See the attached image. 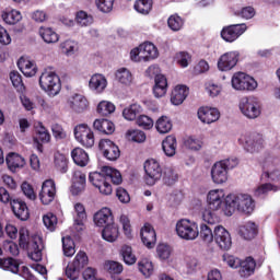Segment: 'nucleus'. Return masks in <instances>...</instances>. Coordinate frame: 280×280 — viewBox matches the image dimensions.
I'll list each match as a JSON object with an SVG mask.
<instances>
[{
	"instance_id": "f257e3e1",
	"label": "nucleus",
	"mask_w": 280,
	"mask_h": 280,
	"mask_svg": "<svg viewBox=\"0 0 280 280\" xmlns=\"http://www.w3.org/2000/svg\"><path fill=\"white\" fill-rule=\"evenodd\" d=\"M90 183L98 189L103 196H110L113 194V186L108 180H112L114 185H121L122 178L119 171L110 166H102L101 172H92L89 176Z\"/></svg>"
},
{
	"instance_id": "f03ea898",
	"label": "nucleus",
	"mask_w": 280,
	"mask_h": 280,
	"mask_svg": "<svg viewBox=\"0 0 280 280\" xmlns=\"http://www.w3.org/2000/svg\"><path fill=\"white\" fill-rule=\"evenodd\" d=\"M225 205V215H233L235 213V209L241 213H245L246 215H250L253 211H255V201L253 197L249 195H228L224 199Z\"/></svg>"
},
{
	"instance_id": "7ed1b4c3",
	"label": "nucleus",
	"mask_w": 280,
	"mask_h": 280,
	"mask_svg": "<svg viewBox=\"0 0 280 280\" xmlns=\"http://www.w3.org/2000/svg\"><path fill=\"white\" fill-rule=\"evenodd\" d=\"M19 244L21 248H27L28 257L33 261H42L43 259V249L45 248V244L43 243V238L38 235H35L30 241V231L27 229L22 228L19 231Z\"/></svg>"
},
{
	"instance_id": "20e7f679",
	"label": "nucleus",
	"mask_w": 280,
	"mask_h": 280,
	"mask_svg": "<svg viewBox=\"0 0 280 280\" xmlns=\"http://www.w3.org/2000/svg\"><path fill=\"white\" fill-rule=\"evenodd\" d=\"M39 86L45 93H48L50 97H56L62 90V83L60 77L51 70H45L39 77Z\"/></svg>"
},
{
	"instance_id": "39448f33",
	"label": "nucleus",
	"mask_w": 280,
	"mask_h": 280,
	"mask_svg": "<svg viewBox=\"0 0 280 280\" xmlns=\"http://www.w3.org/2000/svg\"><path fill=\"white\" fill-rule=\"evenodd\" d=\"M237 167V159H226L214 163L211 168L213 183L222 185L229 180V170Z\"/></svg>"
},
{
	"instance_id": "423d86ee",
	"label": "nucleus",
	"mask_w": 280,
	"mask_h": 280,
	"mask_svg": "<svg viewBox=\"0 0 280 280\" xmlns=\"http://www.w3.org/2000/svg\"><path fill=\"white\" fill-rule=\"evenodd\" d=\"M176 233L182 240L192 242L194 240H197L199 235L198 223L188 219H180L176 223Z\"/></svg>"
},
{
	"instance_id": "0eeeda50",
	"label": "nucleus",
	"mask_w": 280,
	"mask_h": 280,
	"mask_svg": "<svg viewBox=\"0 0 280 280\" xmlns=\"http://www.w3.org/2000/svg\"><path fill=\"white\" fill-rule=\"evenodd\" d=\"M85 266H89V256L84 252H79L73 261L66 267V277L70 280H77L80 277V270Z\"/></svg>"
},
{
	"instance_id": "6e6552de",
	"label": "nucleus",
	"mask_w": 280,
	"mask_h": 280,
	"mask_svg": "<svg viewBox=\"0 0 280 280\" xmlns=\"http://www.w3.org/2000/svg\"><path fill=\"white\" fill-rule=\"evenodd\" d=\"M240 110L247 119H257L261 115L259 101L255 96L241 98Z\"/></svg>"
},
{
	"instance_id": "1a4fd4ad",
	"label": "nucleus",
	"mask_w": 280,
	"mask_h": 280,
	"mask_svg": "<svg viewBox=\"0 0 280 280\" xmlns=\"http://www.w3.org/2000/svg\"><path fill=\"white\" fill-rule=\"evenodd\" d=\"M145 183L147 185H156L163 177V168L159 161L154 159L147 160L144 162Z\"/></svg>"
},
{
	"instance_id": "9d476101",
	"label": "nucleus",
	"mask_w": 280,
	"mask_h": 280,
	"mask_svg": "<svg viewBox=\"0 0 280 280\" xmlns=\"http://www.w3.org/2000/svg\"><path fill=\"white\" fill-rule=\"evenodd\" d=\"M232 86L235 91H255L257 81L244 72H236L232 77Z\"/></svg>"
},
{
	"instance_id": "9b49d317",
	"label": "nucleus",
	"mask_w": 280,
	"mask_h": 280,
	"mask_svg": "<svg viewBox=\"0 0 280 280\" xmlns=\"http://www.w3.org/2000/svg\"><path fill=\"white\" fill-rule=\"evenodd\" d=\"M100 150L103 152V155L107 161H117L119 156H121V151H119V147L115 144L112 140L102 139L98 143Z\"/></svg>"
},
{
	"instance_id": "f8f14e48",
	"label": "nucleus",
	"mask_w": 280,
	"mask_h": 280,
	"mask_svg": "<svg viewBox=\"0 0 280 280\" xmlns=\"http://www.w3.org/2000/svg\"><path fill=\"white\" fill-rule=\"evenodd\" d=\"M214 242L221 250H230L231 246H233L231 233H229L222 225H217L214 228Z\"/></svg>"
},
{
	"instance_id": "ddd939ff",
	"label": "nucleus",
	"mask_w": 280,
	"mask_h": 280,
	"mask_svg": "<svg viewBox=\"0 0 280 280\" xmlns=\"http://www.w3.org/2000/svg\"><path fill=\"white\" fill-rule=\"evenodd\" d=\"M247 26L246 24H233L230 26L224 27L221 31V37L226 43H234V40H237L238 36H242L244 32H246Z\"/></svg>"
},
{
	"instance_id": "4468645a",
	"label": "nucleus",
	"mask_w": 280,
	"mask_h": 280,
	"mask_svg": "<svg viewBox=\"0 0 280 280\" xmlns=\"http://www.w3.org/2000/svg\"><path fill=\"white\" fill-rule=\"evenodd\" d=\"M240 61V52L230 51L223 54L218 60V69L220 71H231L234 67H236Z\"/></svg>"
},
{
	"instance_id": "2eb2a0df",
	"label": "nucleus",
	"mask_w": 280,
	"mask_h": 280,
	"mask_svg": "<svg viewBox=\"0 0 280 280\" xmlns=\"http://www.w3.org/2000/svg\"><path fill=\"white\" fill-rule=\"evenodd\" d=\"M56 198V183L52 179H46L42 185L39 192L40 202L51 205Z\"/></svg>"
},
{
	"instance_id": "dca6fc26",
	"label": "nucleus",
	"mask_w": 280,
	"mask_h": 280,
	"mask_svg": "<svg viewBox=\"0 0 280 280\" xmlns=\"http://www.w3.org/2000/svg\"><path fill=\"white\" fill-rule=\"evenodd\" d=\"M264 149V138L259 133H254L249 136H245L244 138V150L246 152H250V154H255V152H259V150Z\"/></svg>"
},
{
	"instance_id": "f3484780",
	"label": "nucleus",
	"mask_w": 280,
	"mask_h": 280,
	"mask_svg": "<svg viewBox=\"0 0 280 280\" xmlns=\"http://www.w3.org/2000/svg\"><path fill=\"white\" fill-rule=\"evenodd\" d=\"M11 209L15 217L22 222L25 220H30V209L27 208V203L21 199L11 200Z\"/></svg>"
},
{
	"instance_id": "a211bd4d",
	"label": "nucleus",
	"mask_w": 280,
	"mask_h": 280,
	"mask_svg": "<svg viewBox=\"0 0 280 280\" xmlns=\"http://www.w3.org/2000/svg\"><path fill=\"white\" fill-rule=\"evenodd\" d=\"M141 241L147 246V248H154L156 244V232L154 228L150 225V223H145L144 226L141 229L140 232Z\"/></svg>"
},
{
	"instance_id": "6ab92c4d",
	"label": "nucleus",
	"mask_w": 280,
	"mask_h": 280,
	"mask_svg": "<svg viewBox=\"0 0 280 280\" xmlns=\"http://www.w3.org/2000/svg\"><path fill=\"white\" fill-rule=\"evenodd\" d=\"M198 118L202 124H213L220 119V110H218V108L200 107Z\"/></svg>"
},
{
	"instance_id": "aec40b11",
	"label": "nucleus",
	"mask_w": 280,
	"mask_h": 280,
	"mask_svg": "<svg viewBox=\"0 0 280 280\" xmlns=\"http://www.w3.org/2000/svg\"><path fill=\"white\" fill-rule=\"evenodd\" d=\"M208 207L211 211H218L220 207H222V201L224 200V190L222 189H214L210 190L208 196Z\"/></svg>"
},
{
	"instance_id": "412c9836",
	"label": "nucleus",
	"mask_w": 280,
	"mask_h": 280,
	"mask_svg": "<svg viewBox=\"0 0 280 280\" xmlns=\"http://www.w3.org/2000/svg\"><path fill=\"white\" fill-rule=\"evenodd\" d=\"M68 105L74 113H84L89 108V101L81 94H74L68 100Z\"/></svg>"
},
{
	"instance_id": "4be33fe9",
	"label": "nucleus",
	"mask_w": 280,
	"mask_h": 280,
	"mask_svg": "<svg viewBox=\"0 0 280 280\" xmlns=\"http://www.w3.org/2000/svg\"><path fill=\"white\" fill-rule=\"evenodd\" d=\"M73 185L71 187V191L73 196H79L82 194L86 187V175L82 173V171H75L73 173Z\"/></svg>"
},
{
	"instance_id": "5701e85b",
	"label": "nucleus",
	"mask_w": 280,
	"mask_h": 280,
	"mask_svg": "<svg viewBox=\"0 0 280 280\" xmlns=\"http://www.w3.org/2000/svg\"><path fill=\"white\" fill-rule=\"evenodd\" d=\"M94 223L96 226L106 228L109 224L114 223L113 212L108 208H103L94 214Z\"/></svg>"
},
{
	"instance_id": "b1692460",
	"label": "nucleus",
	"mask_w": 280,
	"mask_h": 280,
	"mask_svg": "<svg viewBox=\"0 0 280 280\" xmlns=\"http://www.w3.org/2000/svg\"><path fill=\"white\" fill-rule=\"evenodd\" d=\"M139 49H140V58H142L144 62L159 58V49H156V46H154V44L152 43L141 44L139 46Z\"/></svg>"
},
{
	"instance_id": "393cba45",
	"label": "nucleus",
	"mask_w": 280,
	"mask_h": 280,
	"mask_svg": "<svg viewBox=\"0 0 280 280\" xmlns=\"http://www.w3.org/2000/svg\"><path fill=\"white\" fill-rule=\"evenodd\" d=\"M153 95L154 97H165L167 93V78L163 74H156L154 79Z\"/></svg>"
},
{
	"instance_id": "a878e982",
	"label": "nucleus",
	"mask_w": 280,
	"mask_h": 280,
	"mask_svg": "<svg viewBox=\"0 0 280 280\" xmlns=\"http://www.w3.org/2000/svg\"><path fill=\"white\" fill-rule=\"evenodd\" d=\"M187 95H189V89L185 85H178L172 92L171 102L174 106H180L187 100Z\"/></svg>"
},
{
	"instance_id": "bb28decb",
	"label": "nucleus",
	"mask_w": 280,
	"mask_h": 280,
	"mask_svg": "<svg viewBox=\"0 0 280 280\" xmlns=\"http://www.w3.org/2000/svg\"><path fill=\"white\" fill-rule=\"evenodd\" d=\"M89 86L95 93H103L106 86H108V81L104 74H94L90 79Z\"/></svg>"
},
{
	"instance_id": "cd10ccee",
	"label": "nucleus",
	"mask_w": 280,
	"mask_h": 280,
	"mask_svg": "<svg viewBox=\"0 0 280 280\" xmlns=\"http://www.w3.org/2000/svg\"><path fill=\"white\" fill-rule=\"evenodd\" d=\"M18 67L26 78H34V75H36V71H38L34 61L23 58L19 59Z\"/></svg>"
},
{
	"instance_id": "c85d7f7f",
	"label": "nucleus",
	"mask_w": 280,
	"mask_h": 280,
	"mask_svg": "<svg viewBox=\"0 0 280 280\" xmlns=\"http://www.w3.org/2000/svg\"><path fill=\"white\" fill-rule=\"evenodd\" d=\"M94 130L101 135H113L115 132V124L108 119H96L93 124Z\"/></svg>"
},
{
	"instance_id": "c756f323",
	"label": "nucleus",
	"mask_w": 280,
	"mask_h": 280,
	"mask_svg": "<svg viewBox=\"0 0 280 280\" xmlns=\"http://www.w3.org/2000/svg\"><path fill=\"white\" fill-rule=\"evenodd\" d=\"M238 234L243 240H255V236L257 235V224L248 221L240 228Z\"/></svg>"
},
{
	"instance_id": "7c9ffc66",
	"label": "nucleus",
	"mask_w": 280,
	"mask_h": 280,
	"mask_svg": "<svg viewBox=\"0 0 280 280\" xmlns=\"http://www.w3.org/2000/svg\"><path fill=\"white\" fill-rule=\"evenodd\" d=\"M256 266L255 259H253V257H247L245 260H241L238 275L241 277H250V275L255 272Z\"/></svg>"
},
{
	"instance_id": "2f4dec72",
	"label": "nucleus",
	"mask_w": 280,
	"mask_h": 280,
	"mask_svg": "<svg viewBox=\"0 0 280 280\" xmlns=\"http://www.w3.org/2000/svg\"><path fill=\"white\" fill-rule=\"evenodd\" d=\"M7 165L11 172L25 166V158L16 153H9L5 158Z\"/></svg>"
},
{
	"instance_id": "473e14b6",
	"label": "nucleus",
	"mask_w": 280,
	"mask_h": 280,
	"mask_svg": "<svg viewBox=\"0 0 280 280\" xmlns=\"http://www.w3.org/2000/svg\"><path fill=\"white\" fill-rule=\"evenodd\" d=\"M71 156L75 165H79L80 167H86V165H89V153L82 148L73 149Z\"/></svg>"
},
{
	"instance_id": "72a5a7b5",
	"label": "nucleus",
	"mask_w": 280,
	"mask_h": 280,
	"mask_svg": "<svg viewBox=\"0 0 280 280\" xmlns=\"http://www.w3.org/2000/svg\"><path fill=\"white\" fill-rule=\"evenodd\" d=\"M39 36L43 38L44 43L51 45L54 43H58L60 40V35L54 31L51 27L42 26L39 28Z\"/></svg>"
},
{
	"instance_id": "f704fd0d",
	"label": "nucleus",
	"mask_w": 280,
	"mask_h": 280,
	"mask_svg": "<svg viewBox=\"0 0 280 280\" xmlns=\"http://www.w3.org/2000/svg\"><path fill=\"white\" fill-rule=\"evenodd\" d=\"M102 237L105 242H117V238L119 237V228L117 224L114 222L105 226L102 231Z\"/></svg>"
},
{
	"instance_id": "c9c22d12",
	"label": "nucleus",
	"mask_w": 280,
	"mask_h": 280,
	"mask_svg": "<svg viewBox=\"0 0 280 280\" xmlns=\"http://www.w3.org/2000/svg\"><path fill=\"white\" fill-rule=\"evenodd\" d=\"M39 141H42V143H49V141H51V135H49V131H47L44 126L37 129V137L34 138L35 148L38 152H43V144H40Z\"/></svg>"
},
{
	"instance_id": "e433bc0d",
	"label": "nucleus",
	"mask_w": 280,
	"mask_h": 280,
	"mask_svg": "<svg viewBox=\"0 0 280 280\" xmlns=\"http://www.w3.org/2000/svg\"><path fill=\"white\" fill-rule=\"evenodd\" d=\"M176 148H177V142H176V137L174 136H167L162 141V149L166 156H174L176 154Z\"/></svg>"
},
{
	"instance_id": "4c0bfd02",
	"label": "nucleus",
	"mask_w": 280,
	"mask_h": 280,
	"mask_svg": "<svg viewBox=\"0 0 280 280\" xmlns=\"http://www.w3.org/2000/svg\"><path fill=\"white\" fill-rule=\"evenodd\" d=\"M119 255L122 257V261L127 264V266L137 264V256H135V253H132L131 246L122 245L119 249Z\"/></svg>"
},
{
	"instance_id": "58836bf2",
	"label": "nucleus",
	"mask_w": 280,
	"mask_h": 280,
	"mask_svg": "<svg viewBox=\"0 0 280 280\" xmlns=\"http://www.w3.org/2000/svg\"><path fill=\"white\" fill-rule=\"evenodd\" d=\"M117 82L124 84V86H130L132 84V72L128 68H120L115 73Z\"/></svg>"
},
{
	"instance_id": "ea45409f",
	"label": "nucleus",
	"mask_w": 280,
	"mask_h": 280,
	"mask_svg": "<svg viewBox=\"0 0 280 280\" xmlns=\"http://www.w3.org/2000/svg\"><path fill=\"white\" fill-rule=\"evenodd\" d=\"M199 237L202 240V242H206V244H211L213 240H215V230L213 231L211 226L207 224L200 225V231H198Z\"/></svg>"
},
{
	"instance_id": "a19ab883",
	"label": "nucleus",
	"mask_w": 280,
	"mask_h": 280,
	"mask_svg": "<svg viewBox=\"0 0 280 280\" xmlns=\"http://www.w3.org/2000/svg\"><path fill=\"white\" fill-rule=\"evenodd\" d=\"M140 114L141 105L139 104H132L122 110V117L127 119V121H135V119H137V115Z\"/></svg>"
},
{
	"instance_id": "79ce46f5",
	"label": "nucleus",
	"mask_w": 280,
	"mask_h": 280,
	"mask_svg": "<svg viewBox=\"0 0 280 280\" xmlns=\"http://www.w3.org/2000/svg\"><path fill=\"white\" fill-rule=\"evenodd\" d=\"M155 128L160 135H167L172 130V120L167 116H162L158 119Z\"/></svg>"
},
{
	"instance_id": "37998d69",
	"label": "nucleus",
	"mask_w": 280,
	"mask_h": 280,
	"mask_svg": "<svg viewBox=\"0 0 280 280\" xmlns=\"http://www.w3.org/2000/svg\"><path fill=\"white\" fill-rule=\"evenodd\" d=\"M23 19L20 11L12 10L10 12L2 13V20L7 25H16Z\"/></svg>"
},
{
	"instance_id": "c03bdc74",
	"label": "nucleus",
	"mask_w": 280,
	"mask_h": 280,
	"mask_svg": "<svg viewBox=\"0 0 280 280\" xmlns=\"http://www.w3.org/2000/svg\"><path fill=\"white\" fill-rule=\"evenodd\" d=\"M55 167L61 172V174H67V170H69V161L67 156L62 153L55 154Z\"/></svg>"
},
{
	"instance_id": "a18cd8bd",
	"label": "nucleus",
	"mask_w": 280,
	"mask_h": 280,
	"mask_svg": "<svg viewBox=\"0 0 280 280\" xmlns=\"http://www.w3.org/2000/svg\"><path fill=\"white\" fill-rule=\"evenodd\" d=\"M0 268L16 275L19 272V262L14 258H0Z\"/></svg>"
},
{
	"instance_id": "49530a36",
	"label": "nucleus",
	"mask_w": 280,
	"mask_h": 280,
	"mask_svg": "<svg viewBox=\"0 0 280 280\" xmlns=\"http://www.w3.org/2000/svg\"><path fill=\"white\" fill-rule=\"evenodd\" d=\"M62 248L66 257H73L75 255V243L71 236L62 237Z\"/></svg>"
},
{
	"instance_id": "de8ad7c7",
	"label": "nucleus",
	"mask_w": 280,
	"mask_h": 280,
	"mask_svg": "<svg viewBox=\"0 0 280 280\" xmlns=\"http://www.w3.org/2000/svg\"><path fill=\"white\" fill-rule=\"evenodd\" d=\"M133 8L139 14H150L152 10V0H136Z\"/></svg>"
},
{
	"instance_id": "09e8293b",
	"label": "nucleus",
	"mask_w": 280,
	"mask_h": 280,
	"mask_svg": "<svg viewBox=\"0 0 280 280\" xmlns=\"http://www.w3.org/2000/svg\"><path fill=\"white\" fill-rule=\"evenodd\" d=\"M74 210L77 213V217L74 219V224L77 226H84V221H86V210L84 209V205L77 203L74 206Z\"/></svg>"
},
{
	"instance_id": "8fccbe9b",
	"label": "nucleus",
	"mask_w": 280,
	"mask_h": 280,
	"mask_svg": "<svg viewBox=\"0 0 280 280\" xmlns=\"http://www.w3.org/2000/svg\"><path fill=\"white\" fill-rule=\"evenodd\" d=\"M178 180V174L174 172V168L166 167L163 172V183L164 185H167L168 187L174 185Z\"/></svg>"
},
{
	"instance_id": "3c124183",
	"label": "nucleus",
	"mask_w": 280,
	"mask_h": 280,
	"mask_svg": "<svg viewBox=\"0 0 280 280\" xmlns=\"http://www.w3.org/2000/svg\"><path fill=\"white\" fill-rule=\"evenodd\" d=\"M97 113L103 117L112 115V113H115V104L108 101H102L97 106Z\"/></svg>"
},
{
	"instance_id": "603ef678",
	"label": "nucleus",
	"mask_w": 280,
	"mask_h": 280,
	"mask_svg": "<svg viewBox=\"0 0 280 280\" xmlns=\"http://www.w3.org/2000/svg\"><path fill=\"white\" fill-rule=\"evenodd\" d=\"M138 267L144 277H150L152 272H154V265H152V261H150L148 258L140 260Z\"/></svg>"
},
{
	"instance_id": "864d4df0",
	"label": "nucleus",
	"mask_w": 280,
	"mask_h": 280,
	"mask_svg": "<svg viewBox=\"0 0 280 280\" xmlns=\"http://www.w3.org/2000/svg\"><path fill=\"white\" fill-rule=\"evenodd\" d=\"M104 268L109 275H121L124 272V265L118 261L108 260L105 262Z\"/></svg>"
},
{
	"instance_id": "5fc2aeb1",
	"label": "nucleus",
	"mask_w": 280,
	"mask_h": 280,
	"mask_svg": "<svg viewBox=\"0 0 280 280\" xmlns=\"http://www.w3.org/2000/svg\"><path fill=\"white\" fill-rule=\"evenodd\" d=\"M95 5L100 12L104 14H108V12H113V5H115V0H96Z\"/></svg>"
},
{
	"instance_id": "6e6d98bb",
	"label": "nucleus",
	"mask_w": 280,
	"mask_h": 280,
	"mask_svg": "<svg viewBox=\"0 0 280 280\" xmlns=\"http://www.w3.org/2000/svg\"><path fill=\"white\" fill-rule=\"evenodd\" d=\"M167 25L173 32H178L183 28L184 22L177 14L171 15L167 20Z\"/></svg>"
},
{
	"instance_id": "4d7b16f0",
	"label": "nucleus",
	"mask_w": 280,
	"mask_h": 280,
	"mask_svg": "<svg viewBox=\"0 0 280 280\" xmlns=\"http://www.w3.org/2000/svg\"><path fill=\"white\" fill-rule=\"evenodd\" d=\"M77 23L81 27H89V25H93V18L84 11H80L77 13Z\"/></svg>"
},
{
	"instance_id": "13d9d810",
	"label": "nucleus",
	"mask_w": 280,
	"mask_h": 280,
	"mask_svg": "<svg viewBox=\"0 0 280 280\" xmlns=\"http://www.w3.org/2000/svg\"><path fill=\"white\" fill-rule=\"evenodd\" d=\"M43 222L48 231H56V226H58V218L54 213H47L44 215Z\"/></svg>"
},
{
	"instance_id": "bf43d9fd",
	"label": "nucleus",
	"mask_w": 280,
	"mask_h": 280,
	"mask_svg": "<svg viewBox=\"0 0 280 280\" xmlns=\"http://www.w3.org/2000/svg\"><path fill=\"white\" fill-rule=\"evenodd\" d=\"M10 80L15 89L20 91V93H23L25 91V85L23 84V79L21 74L16 71H12L10 73Z\"/></svg>"
},
{
	"instance_id": "052dcab7",
	"label": "nucleus",
	"mask_w": 280,
	"mask_h": 280,
	"mask_svg": "<svg viewBox=\"0 0 280 280\" xmlns=\"http://www.w3.org/2000/svg\"><path fill=\"white\" fill-rule=\"evenodd\" d=\"M202 220L206 222V224H209L210 226H213V224H218L220 222V219L217 218L215 213L211 211V209H206L202 212Z\"/></svg>"
},
{
	"instance_id": "680f3d73",
	"label": "nucleus",
	"mask_w": 280,
	"mask_h": 280,
	"mask_svg": "<svg viewBox=\"0 0 280 280\" xmlns=\"http://www.w3.org/2000/svg\"><path fill=\"white\" fill-rule=\"evenodd\" d=\"M136 124L144 130H150L154 126V120L150 116L141 115L137 118Z\"/></svg>"
},
{
	"instance_id": "e2e57ef3",
	"label": "nucleus",
	"mask_w": 280,
	"mask_h": 280,
	"mask_svg": "<svg viewBox=\"0 0 280 280\" xmlns=\"http://www.w3.org/2000/svg\"><path fill=\"white\" fill-rule=\"evenodd\" d=\"M175 60L177 65H180L183 68L189 67V63L191 62V56L186 51H179L176 54Z\"/></svg>"
},
{
	"instance_id": "0e129e2a",
	"label": "nucleus",
	"mask_w": 280,
	"mask_h": 280,
	"mask_svg": "<svg viewBox=\"0 0 280 280\" xmlns=\"http://www.w3.org/2000/svg\"><path fill=\"white\" fill-rule=\"evenodd\" d=\"M268 191H279V187L272 184H262L255 190V196H266Z\"/></svg>"
},
{
	"instance_id": "69168bd1",
	"label": "nucleus",
	"mask_w": 280,
	"mask_h": 280,
	"mask_svg": "<svg viewBox=\"0 0 280 280\" xmlns=\"http://www.w3.org/2000/svg\"><path fill=\"white\" fill-rule=\"evenodd\" d=\"M77 141H79V143L84 148H93V145H95V136L93 135V131H90V133L85 135V137L79 138Z\"/></svg>"
},
{
	"instance_id": "338daca9",
	"label": "nucleus",
	"mask_w": 280,
	"mask_h": 280,
	"mask_svg": "<svg viewBox=\"0 0 280 280\" xmlns=\"http://www.w3.org/2000/svg\"><path fill=\"white\" fill-rule=\"evenodd\" d=\"M160 259H170L172 247L166 244H160L156 248Z\"/></svg>"
},
{
	"instance_id": "774afa93",
	"label": "nucleus",
	"mask_w": 280,
	"mask_h": 280,
	"mask_svg": "<svg viewBox=\"0 0 280 280\" xmlns=\"http://www.w3.org/2000/svg\"><path fill=\"white\" fill-rule=\"evenodd\" d=\"M90 132H93L91 130V128H89V126H86L85 124L83 125H78L75 128H74V137L77 139V141L79 139H81L82 137H85L88 133Z\"/></svg>"
}]
</instances>
